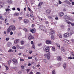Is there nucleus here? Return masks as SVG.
<instances>
[{
    "mask_svg": "<svg viewBox=\"0 0 74 74\" xmlns=\"http://www.w3.org/2000/svg\"><path fill=\"white\" fill-rule=\"evenodd\" d=\"M18 19H19V21H21V20L22 19V17H18Z\"/></svg>",
    "mask_w": 74,
    "mask_h": 74,
    "instance_id": "nucleus-36",
    "label": "nucleus"
},
{
    "mask_svg": "<svg viewBox=\"0 0 74 74\" xmlns=\"http://www.w3.org/2000/svg\"><path fill=\"white\" fill-rule=\"evenodd\" d=\"M71 25L72 26H74V23H71Z\"/></svg>",
    "mask_w": 74,
    "mask_h": 74,
    "instance_id": "nucleus-47",
    "label": "nucleus"
},
{
    "mask_svg": "<svg viewBox=\"0 0 74 74\" xmlns=\"http://www.w3.org/2000/svg\"><path fill=\"white\" fill-rule=\"evenodd\" d=\"M36 74H41V73L39 72H37L36 73Z\"/></svg>",
    "mask_w": 74,
    "mask_h": 74,
    "instance_id": "nucleus-57",
    "label": "nucleus"
},
{
    "mask_svg": "<svg viewBox=\"0 0 74 74\" xmlns=\"http://www.w3.org/2000/svg\"><path fill=\"white\" fill-rule=\"evenodd\" d=\"M20 48L21 49H24V47L23 46L20 47Z\"/></svg>",
    "mask_w": 74,
    "mask_h": 74,
    "instance_id": "nucleus-41",
    "label": "nucleus"
},
{
    "mask_svg": "<svg viewBox=\"0 0 74 74\" xmlns=\"http://www.w3.org/2000/svg\"><path fill=\"white\" fill-rule=\"evenodd\" d=\"M28 66H31V64L30 63H29L28 64Z\"/></svg>",
    "mask_w": 74,
    "mask_h": 74,
    "instance_id": "nucleus-61",
    "label": "nucleus"
},
{
    "mask_svg": "<svg viewBox=\"0 0 74 74\" xmlns=\"http://www.w3.org/2000/svg\"><path fill=\"white\" fill-rule=\"evenodd\" d=\"M64 2H65V3H66L67 4H69V5H70L71 4V3L68 0H65L64 1Z\"/></svg>",
    "mask_w": 74,
    "mask_h": 74,
    "instance_id": "nucleus-12",
    "label": "nucleus"
},
{
    "mask_svg": "<svg viewBox=\"0 0 74 74\" xmlns=\"http://www.w3.org/2000/svg\"><path fill=\"white\" fill-rule=\"evenodd\" d=\"M46 43L47 44H48V45L51 44L52 43V41L51 40H47L46 41Z\"/></svg>",
    "mask_w": 74,
    "mask_h": 74,
    "instance_id": "nucleus-6",
    "label": "nucleus"
},
{
    "mask_svg": "<svg viewBox=\"0 0 74 74\" xmlns=\"http://www.w3.org/2000/svg\"><path fill=\"white\" fill-rule=\"evenodd\" d=\"M4 66L6 68V70H8V66H6V65H4Z\"/></svg>",
    "mask_w": 74,
    "mask_h": 74,
    "instance_id": "nucleus-34",
    "label": "nucleus"
},
{
    "mask_svg": "<svg viewBox=\"0 0 74 74\" xmlns=\"http://www.w3.org/2000/svg\"><path fill=\"white\" fill-rule=\"evenodd\" d=\"M52 74H56V72L55 71H53L52 72Z\"/></svg>",
    "mask_w": 74,
    "mask_h": 74,
    "instance_id": "nucleus-37",
    "label": "nucleus"
},
{
    "mask_svg": "<svg viewBox=\"0 0 74 74\" xmlns=\"http://www.w3.org/2000/svg\"><path fill=\"white\" fill-rule=\"evenodd\" d=\"M68 40H67V39H64V42L67 43Z\"/></svg>",
    "mask_w": 74,
    "mask_h": 74,
    "instance_id": "nucleus-38",
    "label": "nucleus"
},
{
    "mask_svg": "<svg viewBox=\"0 0 74 74\" xmlns=\"http://www.w3.org/2000/svg\"><path fill=\"white\" fill-rule=\"evenodd\" d=\"M16 29L15 26L14 25H11L9 27V28L7 29V33L9 34L10 32V31L13 30L14 31Z\"/></svg>",
    "mask_w": 74,
    "mask_h": 74,
    "instance_id": "nucleus-1",
    "label": "nucleus"
},
{
    "mask_svg": "<svg viewBox=\"0 0 74 74\" xmlns=\"http://www.w3.org/2000/svg\"><path fill=\"white\" fill-rule=\"evenodd\" d=\"M43 50L45 52H49L50 50V49L49 47H47V46H45L44 47Z\"/></svg>",
    "mask_w": 74,
    "mask_h": 74,
    "instance_id": "nucleus-2",
    "label": "nucleus"
},
{
    "mask_svg": "<svg viewBox=\"0 0 74 74\" xmlns=\"http://www.w3.org/2000/svg\"><path fill=\"white\" fill-rule=\"evenodd\" d=\"M71 43V42H70V40H68V41H67V42L66 43L67 44H70Z\"/></svg>",
    "mask_w": 74,
    "mask_h": 74,
    "instance_id": "nucleus-40",
    "label": "nucleus"
},
{
    "mask_svg": "<svg viewBox=\"0 0 74 74\" xmlns=\"http://www.w3.org/2000/svg\"><path fill=\"white\" fill-rule=\"evenodd\" d=\"M8 3H12V0H8Z\"/></svg>",
    "mask_w": 74,
    "mask_h": 74,
    "instance_id": "nucleus-28",
    "label": "nucleus"
},
{
    "mask_svg": "<svg viewBox=\"0 0 74 74\" xmlns=\"http://www.w3.org/2000/svg\"><path fill=\"white\" fill-rule=\"evenodd\" d=\"M30 69H27V73H28L29 72V71Z\"/></svg>",
    "mask_w": 74,
    "mask_h": 74,
    "instance_id": "nucleus-62",
    "label": "nucleus"
},
{
    "mask_svg": "<svg viewBox=\"0 0 74 74\" xmlns=\"http://www.w3.org/2000/svg\"><path fill=\"white\" fill-rule=\"evenodd\" d=\"M44 60L45 64H48V61H47V60L45 59Z\"/></svg>",
    "mask_w": 74,
    "mask_h": 74,
    "instance_id": "nucleus-25",
    "label": "nucleus"
},
{
    "mask_svg": "<svg viewBox=\"0 0 74 74\" xmlns=\"http://www.w3.org/2000/svg\"><path fill=\"white\" fill-rule=\"evenodd\" d=\"M28 9L29 11H31V10H31V9H30V8H29V7H28Z\"/></svg>",
    "mask_w": 74,
    "mask_h": 74,
    "instance_id": "nucleus-53",
    "label": "nucleus"
},
{
    "mask_svg": "<svg viewBox=\"0 0 74 74\" xmlns=\"http://www.w3.org/2000/svg\"><path fill=\"white\" fill-rule=\"evenodd\" d=\"M54 36H51V40H53L54 39H55V38H54Z\"/></svg>",
    "mask_w": 74,
    "mask_h": 74,
    "instance_id": "nucleus-35",
    "label": "nucleus"
},
{
    "mask_svg": "<svg viewBox=\"0 0 74 74\" xmlns=\"http://www.w3.org/2000/svg\"><path fill=\"white\" fill-rule=\"evenodd\" d=\"M12 10L13 11H14L15 10V8H12Z\"/></svg>",
    "mask_w": 74,
    "mask_h": 74,
    "instance_id": "nucleus-60",
    "label": "nucleus"
},
{
    "mask_svg": "<svg viewBox=\"0 0 74 74\" xmlns=\"http://www.w3.org/2000/svg\"><path fill=\"white\" fill-rule=\"evenodd\" d=\"M23 30H24L25 32H28V30L26 28H24Z\"/></svg>",
    "mask_w": 74,
    "mask_h": 74,
    "instance_id": "nucleus-30",
    "label": "nucleus"
},
{
    "mask_svg": "<svg viewBox=\"0 0 74 74\" xmlns=\"http://www.w3.org/2000/svg\"><path fill=\"white\" fill-rule=\"evenodd\" d=\"M0 19L1 20H4V18L1 17V15L0 14Z\"/></svg>",
    "mask_w": 74,
    "mask_h": 74,
    "instance_id": "nucleus-33",
    "label": "nucleus"
},
{
    "mask_svg": "<svg viewBox=\"0 0 74 74\" xmlns=\"http://www.w3.org/2000/svg\"><path fill=\"white\" fill-rule=\"evenodd\" d=\"M17 10L18 11H20V8H17Z\"/></svg>",
    "mask_w": 74,
    "mask_h": 74,
    "instance_id": "nucleus-55",
    "label": "nucleus"
},
{
    "mask_svg": "<svg viewBox=\"0 0 74 74\" xmlns=\"http://www.w3.org/2000/svg\"><path fill=\"white\" fill-rule=\"evenodd\" d=\"M26 16H28V17H29L30 16L29 14H26Z\"/></svg>",
    "mask_w": 74,
    "mask_h": 74,
    "instance_id": "nucleus-63",
    "label": "nucleus"
},
{
    "mask_svg": "<svg viewBox=\"0 0 74 74\" xmlns=\"http://www.w3.org/2000/svg\"><path fill=\"white\" fill-rule=\"evenodd\" d=\"M41 45H42V44L41 43L39 44H38V46H41Z\"/></svg>",
    "mask_w": 74,
    "mask_h": 74,
    "instance_id": "nucleus-59",
    "label": "nucleus"
},
{
    "mask_svg": "<svg viewBox=\"0 0 74 74\" xmlns=\"http://www.w3.org/2000/svg\"><path fill=\"white\" fill-rule=\"evenodd\" d=\"M55 31L53 30H51V32L49 33V34L51 35V36H52L55 35Z\"/></svg>",
    "mask_w": 74,
    "mask_h": 74,
    "instance_id": "nucleus-5",
    "label": "nucleus"
},
{
    "mask_svg": "<svg viewBox=\"0 0 74 74\" xmlns=\"http://www.w3.org/2000/svg\"><path fill=\"white\" fill-rule=\"evenodd\" d=\"M46 12L47 14H49L51 12V10H46Z\"/></svg>",
    "mask_w": 74,
    "mask_h": 74,
    "instance_id": "nucleus-21",
    "label": "nucleus"
},
{
    "mask_svg": "<svg viewBox=\"0 0 74 74\" xmlns=\"http://www.w3.org/2000/svg\"><path fill=\"white\" fill-rule=\"evenodd\" d=\"M57 59H58V60L59 61H60V60H62V58H61V57L60 56L57 57Z\"/></svg>",
    "mask_w": 74,
    "mask_h": 74,
    "instance_id": "nucleus-20",
    "label": "nucleus"
},
{
    "mask_svg": "<svg viewBox=\"0 0 74 74\" xmlns=\"http://www.w3.org/2000/svg\"><path fill=\"white\" fill-rule=\"evenodd\" d=\"M71 55H72V56H74V53L73 52H71Z\"/></svg>",
    "mask_w": 74,
    "mask_h": 74,
    "instance_id": "nucleus-48",
    "label": "nucleus"
},
{
    "mask_svg": "<svg viewBox=\"0 0 74 74\" xmlns=\"http://www.w3.org/2000/svg\"><path fill=\"white\" fill-rule=\"evenodd\" d=\"M25 44V41H24L23 40H21V45H23V44Z\"/></svg>",
    "mask_w": 74,
    "mask_h": 74,
    "instance_id": "nucleus-22",
    "label": "nucleus"
},
{
    "mask_svg": "<svg viewBox=\"0 0 74 74\" xmlns=\"http://www.w3.org/2000/svg\"><path fill=\"white\" fill-rule=\"evenodd\" d=\"M16 47L18 49H19L20 48V46L18 45H16Z\"/></svg>",
    "mask_w": 74,
    "mask_h": 74,
    "instance_id": "nucleus-31",
    "label": "nucleus"
},
{
    "mask_svg": "<svg viewBox=\"0 0 74 74\" xmlns=\"http://www.w3.org/2000/svg\"><path fill=\"white\" fill-rule=\"evenodd\" d=\"M32 51H29V52L30 53V54H32Z\"/></svg>",
    "mask_w": 74,
    "mask_h": 74,
    "instance_id": "nucleus-50",
    "label": "nucleus"
},
{
    "mask_svg": "<svg viewBox=\"0 0 74 74\" xmlns=\"http://www.w3.org/2000/svg\"><path fill=\"white\" fill-rule=\"evenodd\" d=\"M30 16L31 17V18H32V17H34L33 14H30Z\"/></svg>",
    "mask_w": 74,
    "mask_h": 74,
    "instance_id": "nucleus-51",
    "label": "nucleus"
},
{
    "mask_svg": "<svg viewBox=\"0 0 74 74\" xmlns=\"http://www.w3.org/2000/svg\"><path fill=\"white\" fill-rule=\"evenodd\" d=\"M34 38V37L33 36H32V35H29V37H28V40H31L33 39Z\"/></svg>",
    "mask_w": 74,
    "mask_h": 74,
    "instance_id": "nucleus-8",
    "label": "nucleus"
},
{
    "mask_svg": "<svg viewBox=\"0 0 74 74\" xmlns=\"http://www.w3.org/2000/svg\"><path fill=\"white\" fill-rule=\"evenodd\" d=\"M29 20L27 19H25L24 20V23H25V24H27V23H29Z\"/></svg>",
    "mask_w": 74,
    "mask_h": 74,
    "instance_id": "nucleus-10",
    "label": "nucleus"
},
{
    "mask_svg": "<svg viewBox=\"0 0 74 74\" xmlns=\"http://www.w3.org/2000/svg\"><path fill=\"white\" fill-rule=\"evenodd\" d=\"M28 59H32V58L31 57H28Z\"/></svg>",
    "mask_w": 74,
    "mask_h": 74,
    "instance_id": "nucleus-64",
    "label": "nucleus"
},
{
    "mask_svg": "<svg viewBox=\"0 0 74 74\" xmlns=\"http://www.w3.org/2000/svg\"><path fill=\"white\" fill-rule=\"evenodd\" d=\"M56 50V49H55V47H52L51 48V51L53 52H55Z\"/></svg>",
    "mask_w": 74,
    "mask_h": 74,
    "instance_id": "nucleus-17",
    "label": "nucleus"
},
{
    "mask_svg": "<svg viewBox=\"0 0 74 74\" xmlns=\"http://www.w3.org/2000/svg\"><path fill=\"white\" fill-rule=\"evenodd\" d=\"M9 40H10V38H6V41H8Z\"/></svg>",
    "mask_w": 74,
    "mask_h": 74,
    "instance_id": "nucleus-52",
    "label": "nucleus"
},
{
    "mask_svg": "<svg viewBox=\"0 0 74 74\" xmlns=\"http://www.w3.org/2000/svg\"><path fill=\"white\" fill-rule=\"evenodd\" d=\"M43 3L42 2H40L38 5V7H39V8H41V5Z\"/></svg>",
    "mask_w": 74,
    "mask_h": 74,
    "instance_id": "nucleus-14",
    "label": "nucleus"
},
{
    "mask_svg": "<svg viewBox=\"0 0 74 74\" xmlns=\"http://www.w3.org/2000/svg\"><path fill=\"white\" fill-rule=\"evenodd\" d=\"M14 52V50L12 49H10L8 51V52Z\"/></svg>",
    "mask_w": 74,
    "mask_h": 74,
    "instance_id": "nucleus-26",
    "label": "nucleus"
},
{
    "mask_svg": "<svg viewBox=\"0 0 74 74\" xmlns=\"http://www.w3.org/2000/svg\"><path fill=\"white\" fill-rule=\"evenodd\" d=\"M20 61H21V62H23V61H24V59L20 58Z\"/></svg>",
    "mask_w": 74,
    "mask_h": 74,
    "instance_id": "nucleus-44",
    "label": "nucleus"
},
{
    "mask_svg": "<svg viewBox=\"0 0 74 74\" xmlns=\"http://www.w3.org/2000/svg\"><path fill=\"white\" fill-rule=\"evenodd\" d=\"M7 45L8 47H11V45H12V43L10 42H9L7 43Z\"/></svg>",
    "mask_w": 74,
    "mask_h": 74,
    "instance_id": "nucleus-15",
    "label": "nucleus"
},
{
    "mask_svg": "<svg viewBox=\"0 0 74 74\" xmlns=\"http://www.w3.org/2000/svg\"><path fill=\"white\" fill-rule=\"evenodd\" d=\"M59 38H62L63 37L62 36V35L61 34H59Z\"/></svg>",
    "mask_w": 74,
    "mask_h": 74,
    "instance_id": "nucleus-32",
    "label": "nucleus"
},
{
    "mask_svg": "<svg viewBox=\"0 0 74 74\" xmlns=\"http://www.w3.org/2000/svg\"><path fill=\"white\" fill-rule=\"evenodd\" d=\"M11 63V60H9L8 62V64H10Z\"/></svg>",
    "mask_w": 74,
    "mask_h": 74,
    "instance_id": "nucleus-45",
    "label": "nucleus"
},
{
    "mask_svg": "<svg viewBox=\"0 0 74 74\" xmlns=\"http://www.w3.org/2000/svg\"><path fill=\"white\" fill-rule=\"evenodd\" d=\"M68 58L69 59H73V58H72V57H68Z\"/></svg>",
    "mask_w": 74,
    "mask_h": 74,
    "instance_id": "nucleus-58",
    "label": "nucleus"
},
{
    "mask_svg": "<svg viewBox=\"0 0 74 74\" xmlns=\"http://www.w3.org/2000/svg\"><path fill=\"white\" fill-rule=\"evenodd\" d=\"M45 56V58H47V59L48 60H49L51 59V55L50 54L48 53V54H45L44 55Z\"/></svg>",
    "mask_w": 74,
    "mask_h": 74,
    "instance_id": "nucleus-3",
    "label": "nucleus"
},
{
    "mask_svg": "<svg viewBox=\"0 0 74 74\" xmlns=\"http://www.w3.org/2000/svg\"><path fill=\"white\" fill-rule=\"evenodd\" d=\"M66 23H67L68 24V25H71L72 23L71 22H70V21H67L66 22Z\"/></svg>",
    "mask_w": 74,
    "mask_h": 74,
    "instance_id": "nucleus-29",
    "label": "nucleus"
},
{
    "mask_svg": "<svg viewBox=\"0 0 74 74\" xmlns=\"http://www.w3.org/2000/svg\"><path fill=\"white\" fill-rule=\"evenodd\" d=\"M10 35H12L13 34V32L12 31H11L10 33Z\"/></svg>",
    "mask_w": 74,
    "mask_h": 74,
    "instance_id": "nucleus-49",
    "label": "nucleus"
},
{
    "mask_svg": "<svg viewBox=\"0 0 74 74\" xmlns=\"http://www.w3.org/2000/svg\"><path fill=\"white\" fill-rule=\"evenodd\" d=\"M58 15L59 16L61 17L62 16H63L64 15V13L63 12H60L59 13Z\"/></svg>",
    "mask_w": 74,
    "mask_h": 74,
    "instance_id": "nucleus-11",
    "label": "nucleus"
},
{
    "mask_svg": "<svg viewBox=\"0 0 74 74\" xmlns=\"http://www.w3.org/2000/svg\"><path fill=\"white\" fill-rule=\"evenodd\" d=\"M12 49H16V47L15 46H13L12 47Z\"/></svg>",
    "mask_w": 74,
    "mask_h": 74,
    "instance_id": "nucleus-42",
    "label": "nucleus"
},
{
    "mask_svg": "<svg viewBox=\"0 0 74 74\" xmlns=\"http://www.w3.org/2000/svg\"><path fill=\"white\" fill-rule=\"evenodd\" d=\"M74 21V19L73 18H70L69 17H68L66 16L65 18V20H66V21Z\"/></svg>",
    "mask_w": 74,
    "mask_h": 74,
    "instance_id": "nucleus-4",
    "label": "nucleus"
},
{
    "mask_svg": "<svg viewBox=\"0 0 74 74\" xmlns=\"http://www.w3.org/2000/svg\"><path fill=\"white\" fill-rule=\"evenodd\" d=\"M12 61L14 63H18V62H17V60L15 58L13 59H12Z\"/></svg>",
    "mask_w": 74,
    "mask_h": 74,
    "instance_id": "nucleus-19",
    "label": "nucleus"
},
{
    "mask_svg": "<svg viewBox=\"0 0 74 74\" xmlns=\"http://www.w3.org/2000/svg\"><path fill=\"white\" fill-rule=\"evenodd\" d=\"M58 3H59V4H62V2H61V1H60L59 0L58 1Z\"/></svg>",
    "mask_w": 74,
    "mask_h": 74,
    "instance_id": "nucleus-56",
    "label": "nucleus"
},
{
    "mask_svg": "<svg viewBox=\"0 0 74 74\" xmlns=\"http://www.w3.org/2000/svg\"><path fill=\"white\" fill-rule=\"evenodd\" d=\"M18 73L19 74H21V71H18Z\"/></svg>",
    "mask_w": 74,
    "mask_h": 74,
    "instance_id": "nucleus-54",
    "label": "nucleus"
},
{
    "mask_svg": "<svg viewBox=\"0 0 74 74\" xmlns=\"http://www.w3.org/2000/svg\"><path fill=\"white\" fill-rule=\"evenodd\" d=\"M63 66L64 69H65L66 67V64L64 63L63 65Z\"/></svg>",
    "mask_w": 74,
    "mask_h": 74,
    "instance_id": "nucleus-27",
    "label": "nucleus"
},
{
    "mask_svg": "<svg viewBox=\"0 0 74 74\" xmlns=\"http://www.w3.org/2000/svg\"><path fill=\"white\" fill-rule=\"evenodd\" d=\"M74 33V32L73 31H71V35L72 34H73Z\"/></svg>",
    "mask_w": 74,
    "mask_h": 74,
    "instance_id": "nucleus-46",
    "label": "nucleus"
},
{
    "mask_svg": "<svg viewBox=\"0 0 74 74\" xmlns=\"http://www.w3.org/2000/svg\"><path fill=\"white\" fill-rule=\"evenodd\" d=\"M32 48H33V49H35V46H34V45H32Z\"/></svg>",
    "mask_w": 74,
    "mask_h": 74,
    "instance_id": "nucleus-39",
    "label": "nucleus"
},
{
    "mask_svg": "<svg viewBox=\"0 0 74 74\" xmlns=\"http://www.w3.org/2000/svg\"><path fill=\"white\" fill-rule=\"evenodd\" d=\"M56 44L57 45V46L58 47V48H60V44L57 43H56Z\"/></svg>",
    "mask_w": 74,
    "mask_h": 74,
    "instance_id": "nucleus-24",
    "label": "nucleus"
},
{
    "mask_svg": "<svg viewBox=\"0 0 74 74\" xmlns=\"http://www.w3.org/2000/svg\"><path fill=\"white\" fill-rule=\"evenodd\" d=\"M19 42V39H16L14 40V44H17Z\"/></svg>",
    "mask_w": 74,
    "mask_h": 74,
    "instance_id": "nucleus-13",
    "label": "nucleus"
},
{
    "mask_svg": "<svg viewBox=\"0 0 74 74\" xmlns=\"http://www.w3.org/2000/svg\"><path fill=\"white\" fill-rule=\"evenodd\" d=\"M14 16H18L19 15V13H15L14 14Z\"/></svg>",
    "mask_w": 74,
    "mask_h": 74,
    "instance_id": "nucleus-23",
    "label": "nucleus"
},
{
    "mask_svg": "<svg viewBox=\"0 0 74 74\" xmlns=\"http://www.w3.org/2000/svg\"><path fill=\"white\" fill-rule=\"evenodd\" d=\"M36 31V29H33L30 30V32H32V33H35Z\"/></svg>",
    "mask_w": 74,
    "mask_h": 74,
    "instance_id": "nucleus-18",
    "label": "nucleus"
},
{
    "mask_svg": "<svg viewBox=\"0 0 74 74\" xmlns=\"http://www.w3.org/2000/svg\"><path fill=\"white\" fill-rule=\"evenodd\" d=\"M63 36L65 37H68L69 36V33H67L63 34Z\"/></svg>",
    "mask_w": 74,
    "mask_h": 74,
    "instance_id": "nucleus-9",
    "label": "nucleus"
},
{
    "mask_svg": "<svg viewBox=\"0 0 74 74\" xmlns=\"http://www.w3.org/2000/svg\"><path fill=\"white\" fill-rule=\"evenodd\" d=\"M40 29L42 30H44V31H45L46 30V29H45V27L44 26H43L42 25H41L40 26Z\"/></svg>",
    "mask_w": 74,
    "mask_h": 74,
    "instance_id": "nucleus-7",
    "label": "nucleus"
},
{
    "mask_svg": "<svg viewBox=\"0 0 74 74\" xmlns=\"http://www.w3.org/2000/svg\"><path fill=\"white\" fill-rule=\"evenodd\" d=\"M10 10L8 8L5 9V11H10Z\"/></svg>",
    "mask_w": 74,
    "mask_h": 74,
    "instance_id": "nucleus-43",
    "label": "nucleus"
},
{
    "mask_svg": "<svg viewBox=\"0 0 74 74\" xmlns=\"http://www.w3.org/2000/svg\"><path fill=\"white\" fill-rule=\"evenodd\" d=\"M60 49L62 51V52H65V49H64V47H61Z\"/></svg>",
    "mask_w": 74,
    "mask_h": 74,
    "instance_id": "nucleus-16",
    "label": "nucleus"
}]
</instances>
